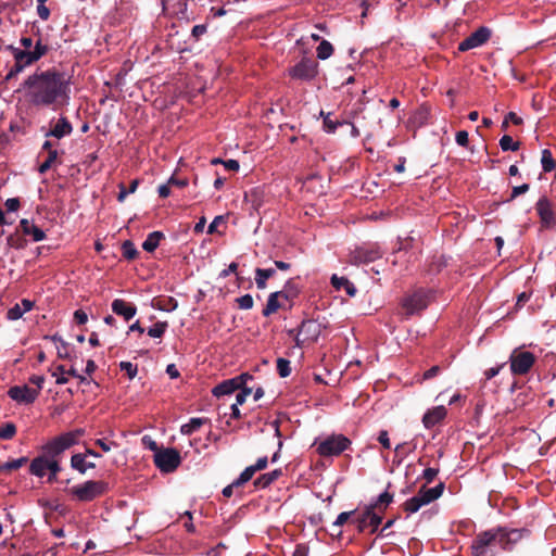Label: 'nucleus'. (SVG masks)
Listing matches in <instances>:
<instances>
[{
  "label": "nucleus",
  "mask_w": 556,
  "mask_h": 556,
  "mask_svg": "<svg viewBox=\"0 0 556 556\" xmlns=\"http://www.w3.org/2000/svg\"><path fill=\"white\" fill-rule=\"evenodd\" d=\"M280 473L281 471L277 469L271 472L264 473L254 481V484L257 488L264 489L274 482Z\"/></svg>",
  "instance_id": "nucleus-31"
},
{
  "label": "nucleus",
  "mask_w": 556,
  "mask_h": 556,
  "mask_svg": "<svg viewBox=\"0 0 556 556\" xmlns=\"http://www.w3.org/2000/svg\"><path fill=\"white\" fill-rule=\"evenodd\" d=\"M84 433L85 431L83 429H75L64 432L43 445V452L50 457H56L64 451L77 444Z\"/></svg>",
  "instance_id": "nucleus-3"
},
{
  "label": "nucleus",
  "mask_w": 556,
  "mask_h": 556,
  "mask_svg": "<svg viewBox=\"0 0 556 556\" xmlns=\"http://www.w3.org/2000/svg\"><path fill=\"white\" fill-rule=\"evenodd\" d=\"M74 319L75 321L78 324V325H84L87 323L88 320V316L87 314L81 311V309H77L75 313H74Z\"/></svg>",
  "instance_id": "nucleus-56"
},
{
  "label": "nucleus",
  "mask_w": 556,
  "mask_h": 556,
  "mask_svg": "<svg viewBox=\"0 0 556 556\" xmlns=\"http://www.w3.org/2000/svg\"><path fill=\"white\" fill-rule=\"evenodd\" d=\"M317 453L323 457L338 456L351 445V441L343 434H331L320 441H315Z\"/></svg>",
  "instance_id": "nucleus-4"
},
{
  "label": "nucleus",
  "mask_w": 556,
  "mask_h": 556,
  "mask_svg": "<svg viewBox=\"0 0 556 556\" xmlns=\"http://www.w3.org/2000/svg\"><path fill=\"white\" fill-rule=\"evenodd\" d=\"M121 369L125 370L130 379H134L138 372L137 366L130 362H122Z\"/></svg>",
  "instance_id": "nucleus-46"
},
{
  "label": "nucleus",
  "mask_w": 556,
  "mask_h": 556,
  "mask_svg": "<svg viewBox=\"0 0 556 556\" xmlns=\"http://www.w3.org/2000/svg\"><path fill=\"white\" fill-rule=\"evenodd\" d=\"M163 237L164 235L161 231H153L149 233L142 243V249L147 252H153L159 247Z\"/></svg>",
  "instance_id": "nucleus-30"
},
{
  "label": "nucleus",
  "mask_w": 556,
  "mask_h": 556,
  "mask_svg": "<svg viewBox=\"0 0 556 556\" xmlns=\"http://www.w3.org/2000/svg\"><path fill=\"white\" fill-rule=\"evenodd\" d=\"M536 211L541 218V222L549 227L556 223L554 213L552 211V206L549 201L546 198H541L536 203Z\"/></svg>",
  "instance_id": "nucleus-18"
},
{
  "label": "nucleus",
  "mask_w": 556,
  "mask_h": 556,
  "mask_svg": "<svg viewBox=\"0 0 556 556\" xmlns=\"http://www.w3.org/2000/svg\"><path fill=\"white\" fill-rule=\"evenodd\" d=\"M142 442L151 451H153L155 453L160 451L156 442L154 440H152L150 437H148V435L143 437Z\"/></svg>",
  "instance_id": "nucleus-60"
},
{
  "label": "nucleus",
  "mask_w": 556,
  "mask_h": 556,
  "mask_svg": "<svg viewBox=\"0 0 556 556\" xmlns=\"http://www.w3.org/2000/svg\"><path fill=\"white\" fill-rule=\"evenodd\" d=\"M34 306V302L30 300H22L21 303L15 304L13 307H11L8 313L7 317L10 320H17L20 319L25 313L29 312Z\"/></svg>",
  "instance_id": "nucleus-22"
},
{
  "label": "nucleus",
  "mask_w": 556,
  "mask_h": 556,
  "mask_svg": "<svg viewBox=\"0 0 556 556\" xmlns=\"http://www.w3.org/2000/svg\"><path fill=\"white\" fill-rule=\"evenodd\" d=\"M112 311L116 315L123 316L126 320L131 319L137 313L135 305L122 299H116L112 302Z\"/></svg>",
  "instance_id": "nucleus-19"
},
{
  "label": "nucleus",
  "mask_w": 556,
  "mask_h": 556,
  "mask_svg": "<svg viewBox=\"0 0 556 556\" xmlns=\"http://www.w3.org/2000/svg\"><path fill=\"white\" fill-rule=\"evenodd\" d=\"M541 164L545 173L552 172L555 168V162L549 150L544 149L542 151Z\"/></svg>",
  "instance_id": "nucleus-33"
},
{
  "label": "nucleus",
  "mask_w": 556,
  "mask_h": 556,
  "mask_svg": "<svg viewBox=\"0 0 556 556\" xmlns=\"http://www.w3.org/2000/svg\"><path fill=\"white\" fill-rule=\"evenodd\" d=\"M534 359L531 352L515 350L510 355V369L515 375H525L533 366Z\"/></svg>",
  "instance_id": "nucleus-10"
},
{
  "label": "nucleus",
  "mask_w": 556,
  "mask_h": 556,
  "mask_svg": "<svg viewBox=\"0 0 556 556\" xmlns=\"http://www.w3.org/2000/svg\"><path fill=\"white\" fill-rule=\"evenodd\" d=\"M277 370L280 377L286 378L291 374L290 362L286 358L277 359Z\"/></svg>",
  "instance_id": "nucleus-43"
},
{
  "label": "nucleus",
  "mask_w": 556,
  "mask_h": 556,
  "mask_svg": "<svg viewBox=\"0 0 556 556\" xmlns=\"http://www.w3.org/2000/svg\"><path fill=\"white\" fill-rule=\"evenodd\" d=\"M108 484L103 481L89 480L71 488L70 493L80 502H90L105 493Z\"/></svg>",
  "instance_id": "nucleus-6"
},
{
  "label": "nucleus",
  "mask_w": 556,
  "mask_h": 556,
  "mask_svg": "<svg viewBox=\"0 0 556 556\" xmlns=\"http://www.w3.org/2000/svg\"><path fill=\"white\" fill-rule=\"evenodd\" d=\"M378 441L380 442V444L384 448H390L391 447V443H390L388 431H386V430L380 431L379 435H378Z\"/></svg>",
  "instance_id": "nucleus-55"
},
{
  "label": "nucleus",
  "mask_w": 556,
  "mask_h": 556,
  "mask_svg": "<svg viewBox=\"0 0 556 556\" xmlns=\"http://www.w3.org/2000/svg\"><path fill=\"white\" fill-rule=\"evenodd\" d=\"M495 531V541L496 545H498L503 549H510L515 543H517L522 538V531L518 529H506V528H496Z\"/></svg>",
  "instance_id": "nucleus-11"
},
{
  "label": "nucleus",
  "mask_w": 556,
  "mask_h": 556,
  "mask_svg": "<svg viewBox=\"0 0 556 556\" xmlns=\"http://www.w3.org/2000/svg\"><path fill=\"white\" fill-rule=\"evenodd\" d=\"M20 224L24 235L31 236L35 242L42 241L46 238L43 230L28 219H22Z\"/></svg>",
  "instance_id": "nucleus-23"
},
{
  "label": "nucleus",
  "mask_w": 556,
  "mask_h": 556,
  "mask_svg": "<svg viewBox=\"0 0 556 556\" xmlns=\"http://www.w3.org/2000/svg\"><path fill=\"white\" fill-rule=\"evenodd\" d=\"M500 147L503 151H517L519 149V142L514 141V139L505 135L500 140Z\"/></svg>",
  "instance_id": "nucleus-35"
},
{
  "label": "nucleus",
  "mask_w": 556,
  "mask_h": 556,
  "mask_svg": "<svg viewBox=\"0 0 556 556\" xmlns=\"http://www.w3.org/2000/svg\"><path fill=\"white\" fill-rule=\"evenodd\" d=\"M48 471H50L49 480L55 479L58 472L60 471V465L58 460L54 459V457L48 456Z\"/></svg>",
  "instance_id": "nucleus-44"
},
{
  "label": "nucleus",
  "mask_w": 556,
  "mask_h": 556,
  "mask_svg": "<svg viewBox=\"0 0 556 556\" xmlns=\"http://www.w3.org/2000/svg\"><path fill=\"white\" fill-rule=\"evenodd\" d=\"M316 52H317L318 59L326 60L333 52L332 45L327 40H323V41H320L319 46L317 47Z\"/></svg>",
  "instance_id": "nucleus-32"
},
{
  "label": "nucleus",
  "mask_w": 556,
  "mask_h": 556,
  "mask_svg": "<svg viewBox=\"0 0 556 556\" xmlns=\"http://www.w3.org/2000/svg\"><path fill=\"white\" fill-rule=\"evenodd\" d=\"M27 462L26 457L16 458L1 465L0 470L11 471L21 468Z\"/></svg>",
  "instance_id": "nucleus-38"
},
{
  "label": "nucleus",
  "mask_w": 556,
  "mask_h": 556,
  "mask_svg": "<svg viewBox=\"0 0 556 556\" xmlns=\"http://www.w3.org/2000/svg\"><path fill=\"white\" fill-rule=\"evenodd\" d=\"M353 514H354L353 511H343V513L339 514L336 521L333 522V527H341L350 519V517Z\"/></svg>",
  "instance_id": "nucleus-51"
},
{
  "label": "nucleus",
  "mask_w": 556,
  "mask_h": 556,
  "mask_svg": "<svg viewBox=\"0 0 556 556\" xmlns=\"http://www.w3.org/2000/svg\"><path fill=\"white\" fill-rule=\"evenodd\" d=\"M15 433L16 427L12 422L4 424L0 427V439L2 440H10L15 435Z\"/></svg>",
  "instance_id": "nucleus-37"
},
{
  "label": "nucleus",
  "mask_w": 556,
  "mask_h": 556,
  "mask_svg": "<svg viewBox=\"0 0 556 556\" xmlns=\"http://www.w3.org/2000/svg\"><path fill=\"white\" fill-rule=\"evenodd\" d=\"M29 382L37 387L35 390H38V394H39L40 390L42 389L43 383H45V377L39 376V375H34L29 378Z\"/></svg>",
  "instance_id": "nucleus-53"
},
{
  "label": "nucleus",
  "mask_w": 556,
  "mask_h": 556,
  "mask_svg": "<svg viewBox=\"0 0 556 556\" xmlns=\"http://www.w3.org/2000/svg\"><path fill=\"white\" fill-rule=\"evenodd\" d=\"M289 75L291 78L298 80H312L317 75V63L312 59L303 58L289 70Z\"/></svg>",
  "instance_id": "nucleus-8"
},
{
  "label": "nucleus",
  "mask_w": 556,
  "mask_h": 556,
  "mask_svg": "<svg viewBox=\"0 0 556 556\" xmlns=\"http://www.w3.org/2000/svg\"><path fill=\"white\" fill-rule=\"evenodd\" d=\"M285 293H270L266 303V306L263 309L264 316H270L271 314L276 313L279 308H288L291 306V304L287 303L282 296Z\"/></svg>",
  "instance_id": "nucleus-17"
},
{
  "label": "nucleus",
  "mask_w": 556,
  "mask_h": 556,
  "mask_svg": "<svg viewBox=\"0 0 556 556\" xmlns=\"http://www.w3.org/2000/svg\"><path fill=\"white\" fill-rule=\"evenodd\" d=\"M437 475L438 469L435 468H427L424 470V478L426 479L427 482H432Z\"/></svg>",
  "instance_id": "nucleus-61"
},
{
  "label": "nucleus",
  "mask_w": 556,
  "mask_h": 556,
  "mask_svg": "<svg viewBox=\"0 0 556 556\" xmlns=\"http://www.w3.org/2000/svg\"><path fill=\"white\" fill-rule=\"evenodd\" d=\"M71 465L80 473H85L88 469L96 467L93 463H87L84 454H74L71 458Z\"/></svg>",
  "instance_id": "nucleus-27"
},
{
  "label": "nucleus",
  "mask_w": 556,
  "mask_h": 556,
  "mask_svg": "<svg viewBox=\"0 0 556 556\" xmlns=\"http://www.w3.org/2000/svg\"><path fill=\"white\" fill-rule=\"evenodd\" d=\"M490 35L491 33L486 27H480L470 36H468L465 40H463L459 43L458 49L459 51H468L478 48L489 40Z\"/></svg>",
  "instance_id": "nucleus-15"
},
{
  "label": "nucleus",
  "mask_w": 556,
  "mask_h": 556,
  "mask_svg": "<svg viewBox=\"0 0 556 556\" xmlns=\"http://www.w3.org/2000/svg\"><path fill=\"white\" fill-rule=\"evenodd\" d=\"M122 250L124 257L127 260H134L138 254V251L131 241H125L123 243Z\"/></svg>",
  "instance_id": "nucleus-42"
},
{
  "label": "nucleus",
  "mask_w": 556,
  "mask_h": 556,
  "mask_svg": "<svg viewBox=\"0 0 556 556\" xmlns=\"http://www.w3.org/2000/svg\"><path fill=\"white\" fill-rule=\"evenodd\" d=\"M340 123L338 122H333L331 118H330V115L327 114L324 118V129L327 131V132H334L338 125Z\"/></svg>",
  "instance_id": "nucleus-48"
},
{
  "label": "nucleus",
  "mask_w": 556,
  "mask_h": 556,
  "mask_svg": "<svg viewBox=\"0 0 556 556\" xmlns=\"http://www.w3.org/2000/svg\"><path fill=\"white\" fill-rule=\"evenodd\" d=\"M381 514L382 513L376 509L375 506H367L362 515L356 519L359 530L363 531L364 529L371 527L372 531H375L381 523Z\"/></svg>",
  "instance_id": "nucleus-14"
},
{
  "label": "nucleus",
  "mask_w": 556,
  "mask_h": 556,
  "mask_svg": "<svg viewBox=\"0 0 556 556\" xmlns=\"http://www.w3.org/2000/svg\"><path fill=\"white\" fill-rule=\"evenodd\" d=\"M8 395L11 400L18 404H31L38 397V390L30 388L26 384L14 386L9 389Z\"/></svg>",
  "instance_id": "nucleus-12"
},
{
  "label": "nucleus",
  "mask_w": 556,
  "mask_h": 556,
  "mask_svg": "<svg viewBox=\"0 0 556 556\" xmlns=\"http://www.w3.org/2000/svg\"><path fill=\"white\" fill-rule=\"evenodd\" d=\"M529 190V185L528 184H523L521 186H517L513 189V192H511V198H516L520 194H523L526 193L527 191Z\"/></svg>",
  "instance_id": "nucleus-63"
},
{
  "label": "nucleus",
  "mask_w": 556,
  "mask_h": 556,
  "mask_svg": "<svg viewBox=\"0 0 556 556\" xmlns=\"http://www.w3.org/2000/svg\"><path fill=\"white\" fill-rule=\"evenodd\" d=\"M382 255L381 250L378 247H363L357 249L353 254V261L355 263H370Z\"/></svg>",
  "instance_id": "nucleus-16"
},
{
  "label": "nucleus",
  "mask_w": 556,
  "mask_h": 556,
  "mask_svg": "<svg viewBox=\"0 0 556 556\" xmlns=\"http://www.w3.org/2000/svg\"><path fill=\"white\" fill-rule=\"evenodd\" d=\"M240 387L237 383V380L235 378L225 380L217 384L213 390L212 393L214 396H224L233 393L235 391L239 390Z\"/></svg>",
  "instance_id": "nucleus-24"
},
{
  "label": "nucleus",
  "mask_w": 556,
  "mask_h": 556,
  "mask_svg": "<svg viewBox=\"0 0 556 556\" xmlns=\"http://www.w3.org/2000/svg\"><path fill=\"white\" fill-rule=\"evenodd\" d=\"M168 185H170V187L175 186V187H178V188H185L188 185V180L187 179H179V178H176V177L172 176L168 179Z\"/></svg>",
  "instance_id": "nucleus-58"
},
{
  "label": "nucleus",
  "mask_w": 556,
  "mask_h": 556,
  "mask_svg": "<svg viewBox=\"0 0 556 556\" xmlns=\"http://www.w3.org/2000/svg\"><path fill=\"white\" fill-rule=\"evenodd\" d=\"M28 100L36 106L53 110L70 101V83L64 74L55 71L36 72L24 83Z\"/></svg>",
  "instance_id": "nucleus-1"
},
{
  "label": "nucleus",
  "mask_w": 556,
  "mask_h": 556,
  "mask_svg": "<svg viewBox=\"0 0 556 556\" xmlns=\"http://www.w3.org/2000/svg\"><path fill=\"white\" fill-rule=\"evenodd\" d=\"M275 275L274 268H256L255 283L258 289L266 288V281Z\"/></svg>",
  "instance_id": "nucleus-28"
},
{
  "label": "nucleus",
  "mask_w": 556,
  "mask_h": 556,
  "mask_svg": "<svg viewBox=\"0 0 556 556\" xmlns=\"http://www.w3.org/2000/svg\"><path fill=\"white\" fill-rule=\"evenodd\" d=\"M331 285L338 291L344 290L349 296H354L356 294L355 286L345 277L332 275Z\"/></svg>",
  "instance_id": "nucleus-26"
},
{
  "label": "nucleus",
  "mask_w": 556,
  "mask_h": 556,
  "mask_svg": "<svg viewBox=\"0 0 556 556\" xmlns=\"http://www.w3.org/2000/svg\"><path fill=\"white\" fill-rule=\"evenodd\" d=\"M455 141L460 147H467L468 146V132L466 130H460L456 132Z\"/></svg>",
  "instance_id": "nucleus-49"
},
{
  "label": "nucleus",
  "mask_w": 556,
  "mask_h": 556,
  "mask_svg": "<svg viewBox=\"0 0 556 556\" xmlns=\"http://www.w3.org/2000/svg\"><path fill=\"white\" fill-rule=\"evenodd\" d=\"M48 455L46 456H38L34 458L29 466V471L31 475L42 478L48 472Z\"/></svg>",
  "instance_id": "nucleus-25"
},
{
  "label": "nucleus",
  "mask_w": 556,
  "mask_h": 556,
  "mask_svg": "<svg viewBox=\"0 0 556 556\" xmlns=\"http://www.w3.org/2000/svg\"><path fill=\"white\" fill-rule=\"evenodd\" d=\"M59 341V345H56V350H58V355L60 357H68V352H67V345L65 342H63L62 340H58Z\"/></svg>",
  "instance_id": "nucleus-62"
},
{
  "label": "nucleus",
  "mask_w": 556,
  "mask_h": 556,
  "mask_svg": "<svg viewBox=\"0 0 556 556\" xmlns=\"http://www.w3.org/2000/svg\"><path fill=\"white\" fill-rule=\"evenodd\" d=\"M225 222L224 216L218 215L216 216L213 222L207 227V233L213 235L217 231V227Z\"/></svg>",
  "instance_id": "nucleus-50"
},
{
  "label": "nucleus",
  "mask_w": 556,
  "mask_h": 556,
  "mask_svg": "<svg viewBox=\"0 0 556 556\" xmlns=\"http://www.w3.org/2000/svg\"><path fill=\"white\" fill-rule=\"evenodd\" d=\"M430 302V294L419 290L403 300V308L407 315H414L425 309Z\"/></svg>",
  "instance_id": "nucleus-9"
},
{
  "label": "nucleus",
  "mask_w": 556,
  "mask_h": 556,
  "mask_svg": "<svg viewBox=\"0 0 556 556\" xmlns=\"http://www.w3.org/2000/svg\"><path fill=\"white\" fill-rule=\"evenodd\" d=\"M37 13L42 21H47L50 17V10L43 4L37 5Z\"/></svg>",
  "instance_id": "nucleus-59"
},
{
  "label": "nucleus",
  "mask_w": 556,
  "mask_h": 556,
  "mask_svg": "<svg viewBox=\"0 0 556 556\" xmlns=\"http://www.w3.org/2000/svg\"><path fill=\"white\" fill-rule=\"evenodd\" d=\"M392 498L393 496L388 492L381 493L378 496L377 501L374 504H371V506H375L376 509L382 513L387 508V506L392 502Z\"/></svg>",
  "instance_id": "nucleus-34"
},
{
  "label": "nucleus",
  "mask_w": 556,
  "mask_h": 556,
  "mask_svg": "<svg viewBox=\"0 0 556 556\" xmlns=\"http://www.w3.org/2000/svg\"><path fill=\"white\" fill-rule=\"evenodd\" d=\"M20 42L24 50L17 48L13 49V55L15 60V72L23 71L26 66H29L30 64L35 63L48 52V47L43 45L41 40H38L36 42L35 48L33 50H30V48L33 47L31 38L22 37Z\"/></svg>",
  "instance_id": "nucleus-2"
},
{
  "label": "nucleus",
  "mask_w": 556,
  "mask_h": 556,
  "mask_svg": "<svg viewBox=\"0 0 556 556\" xmlns=\"http://www.w3.org/2000/svg\"><path fill=\"white\" fill-rule=\"evenodd\" d=\"M73 131V127L71 123L65 117H60L55 124L52 126L49 132L46 134L47 137L51 136L56 139H62L66 136H70Z\"/></svg>",
  "instance_id": "nucleus-21"
},
{
  "label": "nucleus",
  "mask_w": 556,
  "mask_h": 556,
  "mask_svg": "<svg viewBox=\"0 0 556 556\" xmlns=\"http://www.w3.org/2000/svg\"><path fill=\"white\" fill-rule=\"evenodd\" d=\"M446 416V408L439 405L429 409L422 417V424L426 428H432Z\"/></svg>",
  "instance_id": "nucleus-20"
},
{
  "label": "nucleus",
  "mask_w": 556,
  "mask_h": 556,
  "mask_svg": "<svg viewBox=\"0 0 556 556\" xmlns=\"http://www.w3.org/2000/svg\"><path fill=\"white\" fill-rule=\"evenodd\" d=\"M492 545H496L494 529L484 531L477 535L471 546L472 555L489 556L488 548Z\"/></svg>",
  "instance_id": "nucleus-13"
},
{
  "label": "nucleus",
  "mask_w": 556,
  "mask_h": 556,
  "mask_svg": "<svg viewBox=\"0 0 556 556\" xmlns=\"http://www.w3.org/2000/svg\"><path fill=\"white\" fill-rule=\"evenodd\" d=\"M237 303L241 309H250L253 307L254 301L250 294H244L237 299Z\"/></svg>",
  "instance_id": "nucleus-45"
},
{
  "label": "nucleus",
  "mask_w": 556,
  "mask_h": 556,
  "mask_svg": "<svg viewBox=\"0 0 556 556\" xmlns=\"http://www.w3.org/2000/svg\"><path fill=\"white\" fill-rule=\"evenodd\" d=\"M235 379L237 380V383L239 384V387H243V386H247V383L253 379V377L248 374V372H243L241 374L240 376H237L235 377Z\"/></svg>",
  "instance_id": "nucleus-57"
},
{
  "label": "nucleus",
  "mask_w": 556,
  "mask_h": 556,
  "mask_svg": "<svg viewBox=\"0 0 556 556\" xmlns=\"http://www.w3.org/2000/svg\"><path fill=\"white\" fill-rule=\"evenodd\" d=\"M180 462V454L175 448H163L154 454V463L162 472L174 471Z\"/></svg>",
  "instance_id": "nucleus-7"
},
{
  "label": "nucleus",
  "mask_w": 556,
  "mask_h": 556,
  "mask_svg": "<svg viewBox=\"0 0 556 556\" xmlns=\"http://www.w3.org/2000/svg\"><path fill=\"white\" fill-rule=\"evenodd\" d=\"M96 444L102 448L103 452H110L112 447H116L117 443L115 442H108L104 439H98L96 440Z\"/></svg>",
  "instance_id": "nucleus-52"
},
{
  "label": "nucleus",
  "mask_w": 556,
  "mask_h": 556,
  "mask_svg": "<svg viewBox=\"0 0 556 556\" xmlns=\"http://www.w3.org/2000/svg\"><path fill=\"white\" fill-rule=\"evenodd\" d=\"M58 159V151L56 150H50V153H48L47 159L45 162L39 166V173L43 174L47 170L51 168V166L54 164V162Z\"/></svg>",
  "instance_id": "nucleus-36"
},
{
  "label": "nucleus",
  "mask_w": 556,
  "mask_h": 556,
  "mask_svg": "<svg viewBox=\"0 0 556 556\" xmlns=\"http://www.w3.org/2000/svg\"><path fill=\"white\" fill-rule=\"evenodd\" d=\"M167 328V323L159 321L154 324L151 328L148 330V334L152 338H161L165 330Z\"/></svg>",
  "instance_id": "nucleus-41"
},
{
  "label": "nucleus",
  "mask_w": 556,
  "mask_h": 556,
  "mask_svg": "<svg viewBox=\"0 0 556 556\" xmlns=\"http://www.w3.org/2000/svg\"><path fill=\"white\" fill-rule=\"evenodd\" d=\"M53 376L55 377V382L58 384H65L68 379L65 376V369L63 366H58L55 371L53 372Z\"/></svg>",
  "instance_id": "nucleus-47"
},
{
  "label": "nucleus",
  "mask_w": 556,
  "mask_h": 556,
  "mask_svg": "<svg viewBox=\"0 0 556 556\" xmlns=\"http://www.w3.org/2000/svg\"><path fill=\"white\" fill-rule=\"evenodd\" d=\"M277 293H285L282 299L287 303L291 304V301L298 295L299 290L295 287H293L290 282H288L283 290L277 291Z\"/></svg>",
  "instance_id": "nucleus-40"
},
{
  "label": "nucleus",
  "mask_w": 556,
  "mask_h": 556,
  "mask_svg": "<svg viewBox=\"0 0 556 556\" xmlns=\"http://www.w3.org/2000/svg\"><path fill=\"white\" fill-rule=\"evenodd\" d=\"M157 192L161 198H167L170 194V185H168V181L165 185H161Z\"/></svg>",
  "instance_id": "nucleus-64"
},
{
  "label": "nucleus",
  "mask_w": 556,
  "mask_h": 556,
  "mask_svg": "<svg viewBox=\"0 0 556 556\" xmlns=\"http://www.w3.org/2000/svg\"><path fill=\"white\" fill-rule=\"evenodd\" d=\"M255 469L253 468V466H249L247 467L241 473L240 476L235 480V484L236 485H242L244 483H247L249 480L252 479V477L254 476L255 473Z\"/></svg>",
  "instance_id": "nucleus-39"
},
{
  "label": "nucleus",
  "mask_w": 556,
  "mask_h": 556,
  "mask_svg": "<svg viewBox=\"0 0 556 556\" xmlns=\"http://www.w3.org/2000/svg\"><path fill=\"white\" fill-rule=\"evenodd\" d=\"M5 207L8 212H16L20 207V201L17 198H10L5 201Z\"/></svg>",
  "instance_id": "nucleus-54"
},
{
  "label": "nucleus",
  "mask_w": 556,
  "mask_h": 556,
  "mask_svg": "<svg viewBox=\"0 0 556 556\" xmlns=\"http://www.w3.org/2000/svg\"><path fill=\"white\" fill-rule=\"evenodd\" d=\"M443 493V484L440 483L433 488L422 486L418 493L404 503V509L409 514L417 513L422 506L430 504L439 498Z\"/></svg>",
  "instance_id": "nucleus-5"
},
{
  "label": "nucleus",
  "mask_w": 556,
  "mask_h": 556,
  "mask_svg": "<svg viewBox=\"0 0 556 556\" xmlns=\"http://www.w3.org/2000/svg\"><path fill=\"white\" fill-rule=\"evenodd\" d=\"M205 418L193 417L187 424L180 427V432L185 435H190L198 431L205 424Z\"/></svg>",
  "instance_id": "nucleus-29"
}]
</instances>
